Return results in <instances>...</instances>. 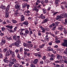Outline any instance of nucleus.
<instances>
[{
  "label": "nucleus",
  "instance_id": "nucleus-1",
  "mask_svg": "<svg viewBox=\"0 0 67 67\" xmlns=\"http://www.w3.org/2000/svg\"><path fill=\"white\" fill-rule=\"evenodd\" d=\"M10 9V6L8 5L6 8V14L5 16L6 18H8L9 16V12L8 10H9Z\"/></svg>",
  "mask_w": 67,
  "mask_h": 67
},
{
  "label": "nucleus",
  "instance_id": "nucleus-2",
  "mask_svg": "<svg viewBox=\"0 0 67 67\" xmlns=\"http://www.w3.org/2000/svg\"><path fill=\"white\" fill-rule=\"evenodd\" d=\"M15 9L16 11L17 12L19 10H21L20 8V6L17 4H16L15 5Z\"/></svg>",
  "mask_w": 67,
  "mask_h": 67
},
{
  "label": "nucleus",
  "instance_id": "nucleus-3",
  "mask_svg": "<svg viewBox=\"0 0 67 67\" xmlns=\"http://www.w3.org/2000/svg\"><path fill=\"white\" fill-rule=\"evenodd\" d=\"M8 51L9 52L10 54H11L12 56V57H15V55H14V52L10 50H9Z\"/></svg>",
  "mask_w": 67,
  "mask_h": 67
},
{
  "label": "nucleus",
  "instance_id": "nucleus-4",
  "mask_svg": "<svg viewBox=\"0 0 67 67\" xmlns=\"http://www.w3.org/2000/svg\"><path fill=\"white\" fill-rule=\"evenodd\" d=\"M25 29H20L19 30V32H20V35H23L24 34L23 32H23V31H25Z\"/></svg>",
  "mask_w": 67,
  "mask_h": 67
},
{
  "label": "nucleus",
  "instance_id": "nucleus-5",
  "mask_svg": "<svg viewBox=\"0 0 67 67\" xmlns=\"http://www.w3.org/2000/svg\"><path fill=\"white\" fill-rule=\"evenodd\" d=\"M64 42V43H62V45L64 46H66V47H67V40H65Z\"/></svg>",
  "mask_w": 67,
  "mask_h": 67
},
{
  "label": "nucleus",
  "instance_id": "nucleus-6",
  "mask_svg": "<svg viewBox=\"0 0 67 67\" xmlns=\"http://www.w3.org/2000/svg\"><path fill=\"white\" fill-rule=\"evenodd\" d=\"M23 24L27 26L29 24V22L27 21H25L23 22Z\"/></svg>",
  "mask_w": 67,
  "mask_h": 67
},
{
  "label": "nucleus",
  "instance_id": "nucleus-7",
  "mask_svg": "<svg viewBox=\"0 0 67 67\" xmlns=\"http://www.w3.org/2000/svg\"><path fill=\"white\" fill-rule=\"evenodd\" d=\"M5 40H2V42L1 43H0V45H3V44H5Z\"/></svg>",
  "mask_w": 67,
  "mask_h": 67
},
{
  "label": "nucleus",
  "instance_id": "nucleus-8",
  "mask_svg": "<svg viewBox=\"0 0 67 67\" xmlns=\"http://www.w3.org/2000/svg\"><path fill=\"white\" fill-rule=\"evenodd\" d=\"M19 45V42L18 41L15 42V43H14V46H16L18 47Z\"/></svg>",
  "mask_w": 67,
  "mask_h": 67
},
{
  "label": "nucleus",
  "instance_id": "nucleus-9",
  "mask_svg": "<svg viewBox=\"0 0 67 67\" xmlns=\"http://www.w3.org/2000/svg\"><path fill=\"white\" fill-rule=\"evenodd\" d=\"M9 63H10L9 64V65L8 66L9 67H12V65L14 64V62H12L11 61H10L9 62Z\"/></svg>",
  "mask_w": 67,
  "mask_h": 67
},
{
  "label": "nucleus",
  "instance_id": "nucleus-10",
  "mask_svg": "<svg viewBox=\"0 0 67 67\" xmlns=\"http://www.w3.org/2000/svg\"><path fill=\"white\" fill-rule=\"evenodd\" d=\"M37 62H38V59H36L34 61L33 63L34 64H36L37 63Z\"/></svg>",
  "mask_w": 67,
  "mask_h": 67
},
{
  "label": "nucleus",
  "instance_id": "nucleus-11",
  "mask_svg": "<svg viewBox=\"0 0 67 67\" xmlns=\"http://www.w3.org/2000/svg\"><path fill=\"white\" fill-rule=\"evenodd\" d=\"M40 28L41 29V30H42V31L41 32L44 33V32H45V30L44 29H44V28L42 27V26H41L40 27Z\"/></svg>",
  "mask_w": 67,
  "mask_h": 67
},
{
  "label": "nucleus",
  "instance_id": "nucleus-12",
  "mask_svg": "<svg viewBox=\"0 0 67 67\" xmlns=\"http://www.w3.org/2000/svg\"><path fill=\"white\" fill-rule=\"evenodd\" d=\"M60 19H62V18L60 16L58 15L56 19L57 20H58V21H60Z\"/></svg>",
  "mask_w": 67,
  "mask_h": 67
},
{
  "label": "nucleus",
  "instance_id": "nucleus-13",
  "mask_svg": "<svg viewBox=\"0 0 67 67\" xmlns=\"http://www.w3.org/2000/svg\"><path fill=\"white\" fill-rule=\"evenodd\" d=\"M26 3L23 4H22V8H25L26 7Z\"/></svg>",
  "mask_w": 67,
  "mask_h": 67
},
{
  "label": "nucleus",
  "instance_id": "nucleus-14",
  "mask_svg": "<svg viewBox=\"0 0 67 67\" xmlns=\"http://www.w3.org/2000/svg\"><path fill=\"white\" fill-rule=\"evenodd\" d=\"M27 47L28 48H32V47H33V45L32 44H28L27 45Z\"/></svg>",
  "mask_w": 67,
  "mask_h": 67
},
{
  "label": "nucleus",
  "instance_id": "nucleus-15",
  "mask_svg": "<svg viewBox=\"0 0 67 67\" xmlns=\"http://www.w3.org/2000/svg\"><path fill=\"white\" fill-rule=\"evenodd\" d=\"M35 56H38V57H40L41 56V54H40L39 53H35Z\"/></svg>",
  "mask_w": 67,
  "mask_h": 67
},
{
  "label": "nucleus",
  "instance_id": "nucleus-16",
  "mask_svg": "<svg viewBox=\"0 0 67 67\" xmlns=\"http://www.w3.org/2000/svg\"><path fill=\"white\" fill-rule=\"evenodd\" d=\"M48 19H45L43 20V21L42 22V23H46L48 21Z\"/></svg>",
  "mask_w": 67,
  "mask_h": 67
},
{
  "label": "nucleus",
  "instance_id": "nucleus-17",
  "mask_svg": "<svg viewBox=\"0 0 67 67\" xmlns=\"http://www.w3.org/2000/svg\"><path fill=\"white\" fill-rule=\"evenodd\" d=\"M21 21H23L24 20V17L23 15H21Z\"/></svg>",
  "mask_w": 67,
  "mask_h": 67
},
{
  "label": "nucleus",
  "instance_id": "nucleus-18",
  "mask_svg": "<svg viewBox=\"0 0 67 67\" xmlns=\"http://www.w3.org/2000/svg\"><path fill=\"white\" fill-rule=\"evenodd\" d=\"M13 38L14 40H15V41H17V38H16V35H14L13 36Z\"/></svg>",
  "mask_w": 67,
  "mask_h": 67
},
{
  "label": "nucleus",
  "instance_id": "nucleus-19",
  "mask_svg": "<svg viewBox=\"0 0 67 67\" xmlns=\"http://www.w3.org/2000/svg\"><path fill=\"white\" fill-rule=\"evenodd\" d=\"M19 65H20L19 64L16 63L15 65L14 64V65H13V66L14 67H19Z\"/></svg>",
  "mask_w": 67,
  "mask_h": 67
},
{
  "label": "nucleus",
  "instance_id": "nucleus-20",
  "mask_svg": "<svg viewBox=\"0 0 67 67\" xmlns=\"http://www.w3.org/2000/svg\"><path fill=\"white\" fill-rule=\"evenodd\" d=\"M6 55L7 56H9L10 55V53L8 51H7L6 52Z\"/></svg>",
  "mask_w": 67,
  "mask_h": 67
},
{
  "label": "nucleus",
  "instance_id": "nucleus-21",
  "mask_svg": "<svg viewBox=\"0 0 67 67\" xmlns=\"http://www.w3.org/2000/svg\"><path fill=\"white\" fill-rule=\"evenodd\" d=\"M6 27H8V28L10 29H12L13 27L12 26H9L8 25L6 26Z\"/></svg>",
  "mask_w": 67,
  "mask_h": 67
},
{
  "label": "nucleus",
  "instance_id": "nucleus-22",
  "mask_svg": "<svg viewBox=\"0 0 67 67\" xmlns=\"http://www.w3.org/2000/svg\"><path fill=\"white\" fill-rule=\"evenodd\" d=\"M60 16L61 17V18H65V15L64 14H61L60 15Z\"/></svg>",
  "mask_w": 67,
  "mask_h": 67
},
{
  "label": "nucleus",
  "instance_id": "nucleus-23",
  "mask_svg": "<svg viewBox=\"0 0 67 67\" xmlns=\"http://www.w3.org/2000/svg\"><path fill=\"white\" fill-rule=\"evenodd\" d=\"M44 46H45V44H43L41 45L39 47L40 48H43Z\"/></svg>",
  "mask_w": 67,
  "mask_h": 67
},
{
  "label": "nucleus",
  "instance_id": "nucleus-24",
  "mask_svg": "<svg viewBox=\"0 0 67 67\" xmlns=\"http://www.w3.org/2000/svg\"><path fill=\"white\" fill-rule=\"evenodd\" d=\"M12 22L13 23H17V21L15 20H12Z\"/></svg>",
  "mask_w": 67,
  "mask_h": 67
},
{
  "label": "nucleus",
  "instance_id": "nucleus-25",
  "mask_svg": "<svg viewBox=\"0 0 67 67\" xmlns=\"http://www.w3.org/2000/svg\"><path fill=\"white\" fill-rule=\"evenodd\" d=\"M1 8L2 9H5V6L2 5L1 6Z\"/></svg>",
  "mask_w": 67,
  "mask_h": 67
},
{
  "label": "nucleus",
  "instance_id": "nucleus-26",
  "mask_svg": "<svg viewBox=\"0 0 67 67\" xmlns=\"http://www.w3.org/2000/svg\"><path fill=\"white\" fill-rule=\"evenodd\" d=\"M42 10L44 13H47V11H46V10L45 9H42Z\"/></svg>",
  "mask_w": 67,
  "mask_h": 67
},
{
  "label": "nucleus",
  "instance_id": "nucleus-27",
  "mask_svg": "<svg viewBox=\"0 0 67 67\" xmlns=\"http://www.w3.org/2000/svg\"><path fill=\"white\" fill-rule=\"evenodd\" d=\"M64 24L65 25H67V19H66L65 20V22L64 23Z\"/></svg>",
  "mask_w": 67,
  "mask_h": 67
},
{
  "label": "nucleus",
  "instance_id": "nucleus-28",
  "mask_svg": "<svg viewBox=\"0 0 67 67\" xmlns=\"http://www.w3.org/2000/svg\"><path fill=\"white\" fill-rule=\"evenodd\" d=\"M25 33L26 34H28L29 33V31L27 29H26L25 31Z\"/></svg>",
  "mask_w": 67,
  "mask_h": 67
},
{
  "label": "nucleus",
  "instance_id": "nucleus-29",
  "mask_svg": "<svg viewBox=\"0 0 67 67\" xmlns=\"http://www.w3.org/2000/svg\"><path fill=\"white\" fill-rule=\"evenodd\" d=\"M64 53L66 54V55H67V48L65 49V51L64 52Z\"/></svg>",
  "mask_w": 67,
  "mask_h": 67
},
{
  "label": "nucleus",
  "instance_id": "nucleus-30",
  "mask_svg": "<svg viewBox=\"0 0 67 67\" xmlns=\"http://www.w3.org/2000/svg\"><path fill=\"white\" fill-rule=\"evenodd\" d=\"M4 63H9V60L5 59L4 60Z\"/></svg>",
  "mask_w": 67,
  "mask_h": 67
},
{
  "label": "nucleus",
  "instance_id": "nucleus-31",
  "mask_svg": "<svg viewBox=\"0 0 67 67\" xmlns=\"http://www.w3.org/2000/svg\"><path fill=\"white\" fill-rule=\"evenodd\" d=\"M44 29L46 31H48L49 30V28L46 27H44Z\"/></svg>",
  "mask_w": 67,
  "mask_h": 67
},
{
  "label": "nucleus",
  "instance_id": "nucleus-32",
  "mask_svg": "<svg viewBox=\"0 0 67 67\" xmlns=\"http://www.w3.org/2000/svg\"><path fill=\"white\" fill-rule=\"evenodd\" d=\"M58 2L57 1V0H56L55 1V3L57 5H58Z\"/></svg>",
  "mask_w": 67,
  "mask_h": 67
},
{
  "label": "nucleus",
  "instance_id": "nucleus-33",
  "mask_svg": "<svg viewBox=\"0 0 67 67\" xmlns=\"http://www.w3.org/2000/svg\"><path fill=\"white\" fill-rule=\"evenodd\" d=\"M63 32H64L65 34H66V33H67V31H66V29H64Z\"/></svg>",
  "mask_w": 67,
  "mask_h": 67
},
{
  "label": "nucleus",
  "instance_id": "nucleus-34",
  "mask_svg": "<svg viewBox=\"0 0 67 67\" xmlns=\"http://www.w3.org/2000/svg\"><path fill=\"white\" fill-rule=\"evenodd\" d=\"M19 13H18V12H16L14 14V15L16 17V16L18 15V14Z\"/></svg>",
  "mask_w": 67,
  "mask_h": 67
},
{
  "label": "nucleus",
  "instance_id": "nucleus-35",
  "mask_svg": "<svg viewBox=\"0 0 67 67\" xmlns=\"http://www.w3.org/2000/svg\"><path fill=\"white\" fill-rule=\"evenodd\" d=\"M24 50L26 52H30V50H29L26 49H25V48H24Z\"/></svg>",
  "mask_w": 67,
  "mask_h": 67
},
{
  "label": "nucleus",
  "instance_id": "nucleus-36",
  "mask_svg": "<svg viewBox=\"0 0 67 67\" xmlns=\"http://www.w3.org/2000/svg\"><path fill=\"white\" fill-rule=\"evenodd\" d=\"M30 67H35V66L33 64H31L30 65Z\"/></svg>",
  "mask_w": 67,
  "mask_h": 67
},
{
  "label": "nucleus",
  "instance_id": "nucleus-37",
  "mask_svg": "<svg viewBox=\"0 0 67 67\" xmlns=\"http://www.w3.org/2000/svg\"><path fill=\"white\" fill-rule=\"evenodd\" d=\"M17 57L19 59H21V58H20V55L19 54H17Z\"/></svg>",
  "mask_w": 67,
  "mask_h": 67
},
{
  "label": "nucleus",
  "instance_id": "nucleus-38",
  "mask_svg": "<svg viewBox=\"0 0 67 67\" xmlns=\"http://www.w3.org/2000/svg\"><path fill=\"white\" fill-rule=\"evenodd\" d=\"M26 6L27 7V9H29V7H30V5L26 4Z\"/></svg>",
  "mask_w": 67,
  "mask_h": 67
},
{
  "label": "nucleus",
  "instance_id": "nucleus-39",
  "mask_svg": "<svg viewBox=\"0 0 67 67\" xmlns=\"http://www.w3.org/2000/svg\"><path fill=\"white\" fill-rule=\"evenodd\" d=\"M38 35H39V36H41V31H38Z\"/></svg>",
  "mask_w": 67,
  "mask_h": 67
},
{
  "label": "nucleus",
  "instance_id": "nucleus-40",
  "mask_svg": "<svg viewBox=\"0 0 67 67\" xmlns=\"http://www.w3.org/2000/svg\"><path fill=\"white\" fill-rule=\"evenodd\" d=\"M55 42L57 43H59L60 42V41L59 40H57L55 41Z\"/></svg>",
  "mask_w": 67,
  "mask_h": 67
},
{
  "label": "nucleus",
  "instance_id": "nucleus-41",
  "mask_svg": "<svg viewBox=\"0 0 67 67\" xmlns=\"http://www.w3.org/2000/svg\"><path fill=\"white\" fill-rule=\"evenodd\" d=\"M2 31H3L5 30V28L4 27H2L1 29Z\"/></svg>",
  "mask_w": 67,
  "mask_h": 67
},
{
  "label": "nucleus",
  "instance_id": "nucleus-42",
  "mask_svg": "<svg viewBox=\"0 0 67 67\" xmlns=\"http://www.w3.org/2000/svg\"><path fill=\"white\" fill-rule=\"evenodd\" d=\"M7 49H4L3 52L4 53H6V52H7Z\"/></svg>",
  "mask_w": 67,
  "mask_h": 67
},
{
  "label": "nucleus",
  "instance_id": "nucleus-43",
  "mask_svg": "<svg viewBox=\"0 0 67 67\" xmlns=\"http://www.w3.org/2000/svg\"><path fill=\"white\" fill-rule=\"evenodd\" d=\"M41 18L42 19H44L45 18V17L44 16H41Z\"/></svg>",
  "mask_w": 67,
  "mask_h": 67
},
{
  "label": "nucleus",
  "instance_id": "nucleus-44",
  "mask_svg": "<svg viewBox=\"0 0 67 67\" xmlns=\"http://www.w3.org/2000/svg\"><path fill=\"white\" fill-rule=\"evenodd\" d=\"M63 59H64L65 60H66V59H67V58L65 56H64L63 58Z\"/></svg>",
  "mask_w": 67,
  "mask_h": 67
},
{
  "label": "nucleus",
  "instance_id": "nucleus-45",
  "mask_svg": "<svg viewBox=\"0 0 67 67\" xmlns=\"http://www.w3.org/2000/svg\"><path fill=\"white\" fill-rule=\"evenodd\" d=\"M65 3H66V2L64 1L61 3V4H65Z\"/></svg>",
  "mask_w": 67,
  "mask_h": 67
},
{
  "label": "nucleus",
  "instance_id": "nucleus-46",
  "mask_svg": "<svg viewBox=\"0 0 67 67\" xmlns=\"http://www.w3.org/2000/svg\"><path fill=\"white\" fill-rule=\"evenodd\" d=\"M46 59V57H45V56H43V58H42V59H43V60H45Z\"/></svg>",
  "mask_w": 67,
  "mask_h": 67
},
{
  "label": "nucleus",
  "instance_id": "nucleus-47",
  "mask_svg": "<svg viewBox=\"0 0 67 67\" xmlns=\"http://www.w3.org/2000/svg\"><path fill=\"white\" fill-rule=\"evenodd\" d=\"M55 24H56V26H57L58 25V24L59 23V22H57L55 23Z\"/></svg>",
  "mask_w": 67,
  "mask_h": 67
},
{
  "label": "nucleus",
  "instance_id": "nucleus-48",
  "mask_svg": "<svg viewBox=\"0 0 67 67\" xmlns=\"http://www.w3.org/2000/svg\"><path fill=\"white\" fill-rule=\"evenodd\" d=\"M12 38H11L10 37H9V38H7V40H8V41H10L11 40Z\"/></svg>",
  "mask_w": 67,
  "mask_h": 67
},
{
  "label": "nucleus",
  "instance_id": "nucleus-49",
  "mask_svg": "<svg viewBox=\"0 0 67 67\" xmlns=\"http://www.w3.org/2000/svg\"><path fill=\"white\" fill-rule=\"evenodd\" d=\"M58 12H55V13H54L53 14V15H55L56 14H58Z\"/></svg>",
  "mask_w": 67,
  "mask_h": 67
},
{
  "label": "nucleus",
  "instance_id": "nucleus-50",
  "mask_svg": "<svg viewBox=\"0 0 67 67\" xmlns=\"http://www.w3.org/2000/svg\"><path fill=\"white\" fill-rule=\"evenodd\" d=\"M45 39L47 41H49V38H45Z\"/></svg>",
  "mask_w": 67,
  "mask_h": 67
},
{
  "label": "nucleus",
  "instance_id": "nucleus-51",
  "mask_svg": "<svg viewBox=\"0 0 67 67\" xmlns=\"http://www.w3.org/2000/svg\"><path fill=\"white\" fill-rule=\"evenodd\" d=\"M30 35H31V34H33V32H32V30H31L30 31Z\"/></svg>",
  "mask_w": 67,
  "mask_h": 67
},
{
  "label": "nucleus",
  "instance_id": "nucleus-52",
  "mask_svg": "<svg viewBox=\"0 0 67 67\" xmlns=\"http://www.w3.org/2000/svg\"><path fill=\"white\" fill-rule=\"evenodd\" d=\"M13 45L14 46V43L12 44H10V45L9 46V47H12V46H13Z\"/></svg>",
  "mask_w": 67,
  "mask_h": 67
},
{
  "label": "nucleus",
  "instance_id": "nucleus-53",
  "mask_svg": "<svg viewBox=\"0 0 67 67\" xmlns=\"http://www.w3.org/2000/svg\"><path fill=\"white\" fill-rule=\"evenodd\" d=\"M19 50H18V49H16L15 51V52L16 53H18V52H19Z\"/></svg>",
  "mask_w": 67,
  "mask_h": 67
},
{
  "label": "nucleus",
  "instance_id": "nucleus-54",
  "mask_svg": "<svg viewBox=\"0 0 67 67\" xmlns=\"http://www.w3.org/2000/svg\"><path fill=\"white\" fill-rule=\"evenodd\" d=\"M55 63L56 64H57V63H59V61L58 60L56 61H55Z\"/></svg>",
  "mask_w": 67,
  "mask_h": 67
},
{
  "label": "nucleus",
  "instance_id": "nucleus-55",
  "mask_svg": "<svg viewBox=\"0 0 67 67\" xmlns=\"http://www.w3.org/2000/svg\"><path fill=\"white\" fill-rule=\"evenodd\" d=\"M57 58L58 59H59V58H60V56H59V55L57 56Z\"/></svg>",
  "mask_w": 67,
  "mask_h": 67
},
{
  "label": "nucleus",
  "instance_id": "nucleus-56",
  "mask_svg": "<svg viewBox=\"0 0 67 67\" xmlns=\"http://www.w3.org/2000/svg\"><path fill=\"white\" fill-rule=\"evenodd\" d=\"M16 29H17V27H16L14 29V31H16Z\"/></svg>",
  "mask_w": 67,
  "mask_h": 67
},
{
  "label": "nucleus",
  "instance_id": "nucleus-57",
  "mask_svg": "<svg viewBox=\"0 0 67 67\" xmlns=\"http://www.w3.org/2000/svg\"><path fill=\"white\" fill-rule=\"evenodd\" d=\"M12 60L13 62H16V59H13Z\"/></svg>",
  "mask_w": 67,
  "mask_h": 67
},
{
  "label": "nucleus",
  "instance_id": "nucleus-58",
  "mask_svg": "<svg viewBox=\"0 0 67 67\" xmlns=\"http://www.w3.org/2000/svg\"><path fill=\"white\" fill-rule=\"evenodd\" d=\"M13 30H11L9 31V32L10 33H13Z\"/></svg>",
  "mask_w": 67,
  "mask_h": 67
},
{
  "label": "nucleus",
  "instance_id": "nucleus-59",
  "mask_svg": "<svg viewBox=\"0 0 67 67\" xmlns=\"http://www.w3.org/2000/svg\"><path fill=\"white\" fill-rule=\"evenodd\" d=\"M23 45L24 46H25V47L26 46V44L25 43H24Z\"/></svg>",
  "mask_w": 67,
  "mask_h": 67
},
{
  "label": "nucleus",
  "instance_id": "nucleus-60",
  "mask_svg": "<svg viewBox=\"0 0 67 67\" xmlns=\"http://www.w3.org/2000/svg\"><path fill=\"white\" fill-rule=\"evenodd\" d=\"M26 13H27L30 14V13H31L30 12V11H29L27 10L26 12Z\"/></svg>",
  "mask_w": 67,
  "mask_h": 67
},
{
  "label": "nucleus",
  "instance_id": "nucleus-61",
  "mask_svg": "<svg viewBox=\"0 0 67 67\" xmlns=\"http://www.w3.org/2000/svg\"><path fill=\"white\" fill-rule=\"evenodd\" d=\"M59 30H63V28H62L61 27H59L58 28Z\"/></svg>",
  "mask_w": 67,
  "mask_h": 67
},
{
  "label": "nucleus",
  "instance_id": "nucleus-62",
  "mask_svg": "<svg viewBox=\"0 0 67 67\" xmlns=\"http://www.w3.org/2000/svg\"><path fill=\"white\" fill-rule=\"evenodd\" d=\"M31 41H27L26 42V43H31Z\"/></svg>",
  "mask_w": 67,
  "mask_h": 67
},
{
  "label": "nucleus",
  "instance_id": "nucleus-63",
  "mask_svg": "<svg viewBox=\"0 0 67 67\" xmlns=\"http://www.w3.org/2000/svg\"><path fill=\"white\" fill-rule=\"evenodd\" d=\"M67 18V14H65V16H64V18Z\"/></svg>",
  "mask_w": 67,
  "mask_h": 67
},
{
  "label": "nucleus",
  "instance_id": "nucleus-64",
  "mask_svg": "<svg viewBox=\"0 0 67 67\" xmlns=\"http://www.w3.org/2000/svg\"><path fill=\"white\" fill-rule=\"evenodd\" d=\"M60 65H57L56 67H60Z\"/></svg>",
  "mask_w": 67,
  "mask_h": 67
}]
</instances>
